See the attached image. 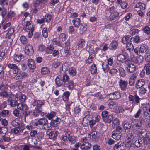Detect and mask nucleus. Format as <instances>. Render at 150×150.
<instances>
[{"mask_svg": "<svg viewBox=\"0 0 150 150\" xmlns=\"http://www.w3.org/2000/svg\"><path fill=\"white\" fill-rule=\"evenodd\" d=\"M7 106L6 102L4 101L0 104V110H2L5 108Z\"/></svg>", "mask_w": 150, "mask_h": 150, "instance_id": "62", "label": "nucleus"}, {"mask_svg": "<svg viewBox=\"0 0 150 150\" xmlns=\"http://www.w3.org/2000/svg\"><path fill=\"white\" fill-rule=\"evenodd\" d=\"M25 54L29 56L32 55L34 53L32 45L30 44L27 45L25 47Z\"/></svg>", "mask_w": 150, "mask_h": 150, "instance_id": "7", "label": "nucleus"}, {"mask_svg": "<svg viewBox=\"0 0 150 150\" xmlns=\"http://www.w3.org/2000/svg\"><path fill=\"white\" fill-rule=\"evenodd\" d=\"M122 128L120 126L116 127L115 130L112 132V137L115 140L120 139L121 137V132L122 131Z\"/></svg>", "mask_w": 150, "mask_h": 150, "instance_id": "1", "label": "nucleus"}, {"mask_svg": "<svg viewBox=\"0 0 150 150\" xmlns=\"http://www.w3.org/2000/svg\"><path fill=\"white\" fill-rule=\"evenodd\" d=\"M70 95V93L69 91L64 92L63 94V97L64 100H68L69 98V96Z\"/></svg>", "mask_w": 150, "mask_h": 150, "instance_id": "43", "label": "nucleus"}, {"mask_svg": "<svg viewBox=\"0 0 150 150\" xmlns=\"http://www.w3.org/2000/svg\"><path fill=\"white\" fill-rule=\"evenodd\" d=\"M119 85L122 91L125 90L127 88V85L128 84L127 81L120 79L119 82Z\"/></svg>", "mask_w": 150, "mask_h": 150, "instance_id": "11", "label": "nucleus"}, {"mask_svg": "<svg viewBox=\"0 0 150 150\" xmlns=\"http://www.w3.org/2000/svg\"><path fill=\"white\" fill-rule=\"evenodd\" d=\"M141 137L142 138V140H143L142 141L144 145H147L149 143H150V140L148 136L147 133H146L144 136H142Z\"/></svg>", "mask_w": 150, "mask_h": 150, "instance_id": "14", "label": "nucleus"}, {"mask_svg": "<svg viewBox=\"0 0 150 150\" xmlns=\"http://www.w3.org/2000/svg\"><path fill=\"white\" fill-rule=\"evenodd\" d=\"M52 16L50 14H46L43 18L45 22H49L51 20Z\"/></svg>", "mask_w": 150, "mask_h": 150, "instance_id": "44", "label": "nucleus"}, {"mask_svg": "<svg viewBox=\"0 0 150 150\" xmlns=\"http://www.w3.org/2000/svg\"><path fill=\"white\" fill-rule=\"evenodd\" d=\"M90 71L92 74H94L97 72V68L95 64H94L91 66Z\"/></svg>", "mask_w": 150, "mask_h": 150, "instance_id": "45", "label": "nucleus"}, {"mask_svg": "<svg viewBox=\"0 0 150 150\" xmlns=\"http://www.w3.org/2000/svg\"><path fill=\"white\" fill-rule=\"evenodd\" d=\"M18 99L21 101V102L23 103L26 99V96L24 95H21L19 96Z\"/></svg>", "mask_w": 150, "mask_h": 150, "instance_id": "63", "label": "nucleus"}, {"mask_svg": "<svg viewBox=\"0 0 150 150\" xmlns=\"http://www.w3.org/2000/svg\"><path fill=\"white\" fill-rule=\"evenodd\" d=\"M55 113L53 112H51L50 113H48L45 115V116L49 119L51 120L53 117L54 118L56 116Z\"/></svg>", "mask_w": 150, "mask_h": 150, "instance_id": "37", "label": "nucleus"}, {"mask_svg": "<svg viewBox=\"0 0 150 150\" xmlns=\"http://www.w3.org/2000/svg\"><path fill=\"white\" fill-rule=\"evenodd\" d=\"M64 85L69 90H72L74 86V83L72 80H69L68 82L66 83Z\"/></svg>", "mask_w": 150, "mask_h": 150, "instance_id": "15", "label": "nucleus"}, {"mask_svg": "<svg viewBox=\"0 0 150 150\" xmlns=\"http://www.w3.org/2000/svg\"><path fill=\"white\" fill-rule=\"evenodd\" d=\"M119 124V121L118 119L115 118L112 121V127L114 129L115 126H118V125Z\"/></svg>", "mask_w": 150, "mask_h": 150, "instance_id": "47", "label": "nucleus"}, {"mask_svg": "<svg viewBox=\"0 0 150 150\" xmlns=\"http://www.w3.org/2000/svg\"><path fill=\"white\" fill-rule=\"evenodd\" d=\"M23 130V129H21L19 127H17L13 129L12 132H13L15 134H16L22 132Z\"/></svg>", "mask_w": 150, "mask_h": 150, "instance_id": "46", "label": "nucleus"}, {"mask_svg": "<svg viewBox=\"0 0 150 150\" xmlns=\"http://www.w3.org/2000/svg\"><path fill=\"white\" fill-rule=\"evenodd\" d=\"M23 57V55L21 54H15L14 55L13 59L17 62H19Z\"/></svg>", "mask_w": 150, "mask_h": 150, "instance_id": "23", "label": "nucleus"}, {"mask_svg": "<svg viewBox=\"0 0 150 150\" xmlns=\"http://www.w3.org/2000/svg\"><path fill=\"white\" fill-rule=\"evenodd\" d=\"M8 88V86L7 83H2L0 86V90L1 91L6 90Z\"/></svg>", "mask_w": 150, "mask_h": 150, "instance_id": "39", "label": "nucleus"}, {"mask_svg": "<svg viewBox=\"0 0 150 150\" xmlns=\"http://www.w3.org/2000/svg\"><path fill=\"white\" fill-rule=\"evenodd\" d=\"M57 131H53L50 132L48 134L47 133V134L49 135L50 139H52L56 138L57 136Z\"/></svg>", "mask_w": 150, "mask_h": 150, "instance_id": "31", "label": "nucleus"}, {"mask_svg": "<svg viewBox=\"0 0 150 150\" xmlns=\"http://www.w3.org/2000/svg\"><path fill=\"white\" fill-rule=\"evenodd\" d=\"M86 28L81 25L80 27L79 33L80 34H83L86 31Z\"/></svg>", "mask_w": 150, "mask_h": 150, "instance_id": "55", "label": "nucleus"}, {"mask_svg": "<svg viewBox=\"0 0 150 150\" xmlns=\"http://www.w3.org/2000/svg\"><path fill=\"white\" fill-rule=\"evenodd\" d=\"M116 8L114 6H112L111 7H110L109 8L107 9L106 11H108L111 14L113 13L114 12H117L116 10Z\"/></svg>", "mask_w": 150, "mask_h": 150, "instance_id": "51", "label": "nucleus"}, {"mask_svg": "<svg viewBox=\"0 0 150 150\" xmlns=\"http://www.w3.org/2000/svg\"><path fill=\"white\" fill-rule=\"evenodd\" d=\"M17 66L15 64L9 63L7 64V67L9 68L12 69L13 70Z\"/></svg>", "mask_w": 150, "mask_h": 150, "instance_id": "60", "label": "nucleus"}, {"mask_svg": "<svg viewBox=\"0 0 150 150\" xmlns=\"http://www.w3.org/2000/svg\"><path fill=\"white\" fill-rule=\"evenodd\" d=\"M102 66L103 70L105 72H107L110 69L108 65L106 63L103 62L102 64Z\"/></svg>", "mask_w": 150, "mask_h": 150, "instance_id": "35", "label": "nucleus"}, {"mask_svg": "<svg viewBox=\"0 0 150 150\" xmlns=\"http://www.w3.org/2000/svg\"><path fill=\"white\" fill-rule=\"evenodd\" d=\"M113 119L112 115H110L103 118V122L105 123H110Z\"/></svg>", "mask_w": 150, "mask_h": 150, "instance_id": "19", "label": "nucleus"}, {"mask_svg": "<svg viewBox=\"0 0 150 150\" xmlns=\"http://www.w3.org/2000/svg\"><path fill=\"white\" fill-rule=\"evenodd\" d=\"M140 98L136 94L134 95H130L129 97V100L132 104H135L139 103Z\"/></svg>", "mask_w": 150, "mask_h": 150, "instance_id": "3", "label": "nucleus"}, {"mask_svg": "<svg viewBox=\"0 0 150 150\" xmlns=\"http://www.w3.org/2000/svg\"><path fill=\"white\" fill-rule=\"evenodd\" d=\"M69 73L70 76H74L77 73L76 69L74 67H71L69 69Z\"/></svg>", "mask_w": 150, "mask_h": 150, "instance_id": "30", "label": "nucleus"}, {"mask_svg": "<svg viewBox=\"0 0 150 150\" xmlns=\"http://www.w3.org/2000/svg\"><path fill=\"white\" fill-rule=\"evenodd\" d=\"M142 120L139 122L136 120H133L132 121L131 126L133 130H137L141 128L142 126Z\"/></svg>", "mask_w": 150, "mask_h": 150, "instance_id": "2", "label": "nucleus"}, {"mask_svg": "<svg viewBox=\"0 0 150 150\" xmlns=\"http://www.w3.org/2000/svg\"><path fill=\"white\" fill-rule=\"evenodd\" d=\"M140 52L142 54L145 53L146 54V52L148 51L149 47L145 45H141L140 47Z\"/></svg>", "mask_w": 150, "mask_h": 150, "instance_id": "22", "label": "nucleus"}, {"mask_svg": "<svg viewBox=\"0 0 150 150\" xmlns=\"http://www.w3.org/2000/svg\"><path fill=\"white\" fill-rule=\"evenodd\" d=\"M143 143L142 138L141 137H139V139L135 140L134 144L136 147L139 148L142 146Z\"/></svg>", "mask_w": 150, "mask_h": 150, "instance_id": "20", "label": "nucleus"}, {"mask_svg": "<svg viewBox=\"0 0 150 150\" xmlns=\"http://www.w3.org/2000/svg\"><path fill=\"white\" fill-rule=\"evenodd\" d=\"M126 70L127 72L132 73L136 70V66L133 64H131L128 66H126Z\"/></svg>", "mask_w": 150, "mask_h": 150, "instance_id": "17", "label": "nucleus"}, {"mask_svg": "<svg viewBox=\"0 0 150 150\" xmlns=\"http://www.w3.org/2000/svg\"><path fill=\"white\" fill-rule=\"evenodd\" d=\"M19 124L20 122L18 118L16 119L11 122V125L14 127L18 126L19 125Z\"/></svg>", "mask_w": 150, "mask_h": 150, "instance_id": "50", "label": "nucleus"}, {"mask_svg": "<svg viewBox=\"0 0 150 150\" xmlns=\"http://www.w3.org/2000/svg\"><path fill=\"white\" fill-rule=\"evenodd\" d=\"M125 143L120 142L114 145L113 147V150H125Z\"/></svg>", "mask_w": 150, "mask_h": 150, "instance_id": "8", "label": "nucleus"}, {"mask_svg": "<svg viewBox=\"0 0 150 150\" xmlns=\"http://www.w3.org/2000/svg\"><path fill=\"white\" fill-rule=\"evenodd\" d=\"M17 96L16 95H13V96L12 95L8 99L7 102L8 103H9V105L11 107H14L17 106Z\"/></svg>", "mask_w": 150, "mask_h": 150, "instance_id": "4", "label": "nucleus"}, {"mask_svg": "<svg viewBox=\"0 0 150 150\" xmlns=\"http://www.w3.org/2000/svg\"><path fill=\"white\" fill-rule=\"evenodd\" d=\"M126 44V47L128 50H132L133 49V46L131 43L128 42H127Z\"/></svg>", "mask_w": 150, "mask_h": 150, "instance_id": "58", "label": "nucleus"}, {"mask_svg": "<svg viewBox=\"0 0 150 150\" xmlns=\"http://www.w3.org/2000/svg\"><path fill=\"white\" fill-rule=\"evenodd\" d=\"M55 81L56 85L59 86H60L62 85L63 82L62 80V79L58 76H57L55 79Z\"/></svg>", "mask_w": 150, "mask_h": 150, "instance_id": "38", "label": "nucleus"}, {"mask_svg": "<svg viewBox=\"0 0 150 150\" xmlns=\"http://www.w3.org/2000/svg\"><path fill=\"white\" fill-rule=\"evenodd\" d=\"M52 41L54 44L56 45L62 47V45L60 43V41H59L58 40H57V38L54 39Z\"/></svg>", "mask_w": 150, "mask_h": 150, "instance_id": "59", "label": "nucleus"}, {"mask_svg": "<svg viewBox=\"0 0 150 150\" xmlns=\"http://www.w3.org/2000/svg\"><path fill=\"white\" fill-rule=\"evenodd\" d=\"M118 44L117 41H114L112 42L109 46V48L112 50H115L118 47Z\"/></svg>", "mask_w": 150, "mask_h": 150, "instance_id": "24", "label": "nucleus"}, {"mask_svg": "<svg viewBox=\"0 0 150 150\" xmlns=\"http://www.w3.org/2000/svg\"><path fill=\"white\" fill-rule=\"evenodd\" d=\"M91 146V145L90 143L87 142L85 144H82L81 146V148L83 150H88Z\"/></svg>", "mask_w": 150, "mask_h": 150, "instance_id": "25", "label": "nucleus"}, {"mask_svg": "<svg viewBox=\"0 0 150 150\" xmlns=\"http://www.w3.org/2000/svg\"><path fill=\"white\" fill-rule=\"evenodd\" d=\"M14 31V29L11 27H10L8 29L6 34L5 38L9 39L11 38V36L13 35Z\"/></svg>", "mask_w": 150, "mask_h": 150, "instance_id": "16", "label": "nucleus"}, {"mask_svg": "<svg viewBox=\"0 0 150 150\" xmlns=\"http://www.w3.org/2000/svg\"><path fill=\"white\" fill-rule=\"evenodd\" d=\"M26 28L28 30H34L33 23L30 21H27L26 24Z\"/></svg>", "mask_w": 150, "mask_h": 150, "instance_id": "28", "label": "nucleus"}, {"mask_svg": "<svg viewBox=\"0 0 150 150\" xmlns=\"http://www.w3.org/2000/svg\"><path fill=\"white\" fill-rule=\"evenodd\" d=\"M20 40L23 45H25L28 43V40L26 37L24 36H22L20 37Z\"/></svg>", "mask_w": 150, "mask_h": 150, "instance_id": "42", "label": "nucleus"}, {"mask_svg": "<svg viewBox=\"0 0 150 150\" xmlns=\"http://www.w3.org/2000/svg\"><path fill=\"white\" fill-rule=\"evenodd\" d=\"M41 74L43 75L47 74L49 72L48 69L46 67H44L41 69Z\"/></svg>", "mask_w": 150, "mask_h": 150, "instance_id": "53", "label": "nucleus"}, {"mask_svg": "<svg viewBox=\"0 0 150 150\" xmlns=\"http://www.w3.org/2000/svg\"><path fill=\"white\" fill-rule=\"evenodd\" d=\"M126 55L122 54H120L117 56V60L122 63H124V61L127 59Z\"/></svg>", "mask_w": 150, "mask_h": 150, "instance_id": "27", "label": "nucleus"}, {"mask_svg": "<svg viewBox=\"0 0 150 150\" xmlns=\"http://www.w3.org/2000/svg\"><path fill=\"white\" fill-rule=\"evenodd\" d=\"M128 4L125 1H123L122 2L120 6L121 8L125 9L126 8L128 5Z\"/></svg>", "mask_w": 150, "mask_h": 150, "instance_id": "61", "label": "nucleus"}, {"mask_svg": "<svg viewBox=\"0 0 150 150\" xmlns=\"http://www.w3.org/2000/svg\"><path fill=\"white\" fill-rule=\"evenodd\" d=\"M45 102L44 101L35 100L32 103L33 106H35V109H41L42 107L44 105Z\"/></svg>", "mask_w": 150, "mask_h": 150, "instance_id": "5", "label": "nucleus"}, {"mask_svg": "<svg viewBox=\"0 0 150 150\" xmlns=\"http://www.w3.org/2000/svg\"><path fill=\"white\" fill-rule=\"evenodd\" d=\"M145 84L144 80L143 79L138 80L136 84V87L139 88L142 87Z\"/></svg>", "mask_w": 150, "mask_h": 150, "instance_id": "26", "label": "nucleus"}, {"mask_svg": "<svg viewBox=\"0 0 150 150\" xmlns=\"http://www.w3.org/2000/svg\"><path fill=\"white\" fill-rule=\"evenodd\" d=\"M38 131L36 130H32L30 132V136L32 137H34L37 134Z\"/></svg>", "mask_w": 150, "mask_h": 150, "instance_id": "64", "label": "nucleus"}, {"mask_svg": "<svg viewBox=\"0 0 150 150\" xmlns=\"http://www.w3.org/2000/svg\"><path fill=\"white\" fill-rule=\"evenodd\" d=\"M42 33L43 36L45 38L47 37L48 36V32L46 28H43L42 31Z\"/></svg>", "mask_w": 150, "mask_h": 150, "instance_id": "57", "label": "nucleus"}, {"mask_svg": "<svg viewBox=\"0 0 150 150\" xmlns=\"http://www.w3.org/2000/svg\"><path fill=\"white\" fill-rule=\"evenodd\" d=\"M69 78L68 76L66 74L63 75L62 77V81L64 83V84L68 82L69 80Z\"/></svg>", "mask_w": 150, "mask_h": 150, "instance_id": "54", "label": "nucleus"}, {"mask_svg": "<svg viewBox=\"0 0 150 150\" xmlns=\"http://www.w3.org/2000/svg\"><path fill=\"white\" fill-rule=\"evenodd\" d=\"M132 38V37L130 35H127L125 37L122 38V42L124 43H125L124 41L125 40L126 42H128L130 41L131 39Z\"/></svg>", "mask_w": 150, "mask_h": 150, "instance_id": "40", "label": "nucleus"}, {"mask_svg": "<svg viewBox=\"0 0 150 150\" xmlns=\"http://www.w3.org/2000/svg\"><path fill=\"white\" fill-rule=\"evenodd\" d=\"M134 137L133 134L132 132L128 133L126 136V138L127 143H130Z\"/></svg>", "mask_w": 150, "mask_h": 150, "instance_id": "21", "label": "nucleus"}, {"mask_svg": "<svg viewBox=\"0 0 150 150\" xmlns=\"http://www.w3.org/2000/svg\"><path fill=\"white\" fill-rule=\"evenodd\" d=\"M81 22L79 18H76L72 21L75 27L78 28Z\"/></svg>", "mask_w": 150, "mask_h": 150, "instance_id": "34", "label": "nucleus"}, {"mask_svg": "<svg viewBox=\"0 0 150 150\" xmlns=\"http://www.w3.org/2000/svg\"><path fill=\"white\" fill-rule=\"evenodd\" d=\"M146 7L145 4L143 3L139 2L137 4L135 5L136 8H139L142 9H145Z\"/></svg>", "mask_w": 150, "mask_h": 150, "instance_id": "36", "label": "nucleus"}, {"mask_svg": "<svg viewBox=\"0 0 150 150\" xmlns=\"http://www.w3.org/2000/svg\"><path fill=\"white\" fill-rule=\"evenodd\" d=\"M78 47L80 48H82L85 46V41L83 39H80L79 40L78 43Z\"/></svg>", "mask_w": 150, "mask_h": 150, "instance_id": "29", "label": "nucleus"}, {"mask_svg": "<svg viewBox=\"0 0 150 150\" xmlns=\"http://www.w3.org/2000/svg\"><path fill=\"white\" fill-rule=\"evenodd\" d=\"M0 96L3 98H8L9 97L8 93L6 91L0 92Z\"/></svg>", "mask_w": 150, "mask_h": 150, "instance_id": "49", "label": "nucleus"}, {"mask_svg": "<svg viewBox=\"0 0 150 150\" xmlns=\"http://www.w3.org/2000/svg\"><path fill=\"white\" fill-rule=\"evenodd\" d=\"M143 32L147 35L150 34V25L146 26L143 29Z\"/></svg>", "mask_w": 150, "mask_h": 150, "instance_id": "48", "label": "nucleus"}, {"mask_svg": "<svg viewBox=\"0 0 150 150\" xmlns=\"http://www.w3.org/2000/svg\"><path fill=\"white\" fill-rule=\"evenodd\" d=\"M123 128L126 132H129L131 131L132 126L130 123L126 122L124 124Z\"/></svg>", "mask_w": 150, "mask_h": 150, "instance_id": "18", "label": "nucleus"}, {"mask_svg": "<svg viewBox=\"0 0 150 150\" xmlns=\"http://www.w3.org/2000/svg\"><path fill=\"white\" fill-rule=\"evenodd\" d=\"M61 121L60 119L58 118L57 116H56L51 121L50 125L53 127H56V129H58V127L57 126V125L60 123Z\"/></svg>", "mask_w": 150, "mask_h": 150, "instance_id": "6", "label": "nucleus"}, {"mask_svg": "<svg viewBox=\"0 0 150 150\" xmlns=\"http://www.w3.org/2000/svg\"><path fill=\"white\" fill-rule=\"evenodd\" d=\"M108 105L110 108L114 109L117 107L118 103L115 102L111 101L109 102Z\"/></svg>", "mask_w": 150, "mask_h": 150, "instance_id": "33", "label": "nucleus"}, {"mask_svg": "<svg viewBox=\"0 0 150 150\" xmlns=\"http://www.w3.org/2000/svg\"><path fill=\"white\" fill-rule=\"evenodd\" d=\"M119 14L117 12L112 13L109 16V18L111 21H116L118 18Z\"/></svg>", "mask_w": 150, "mask_h": 150, "instance_id": "13", "label": "nucleus"}, {"mask_svg": "<svg viewBox=\"0 0 150 150\" xmlns=\"http://www.w3.org/2000/svg\"><path fill=\"white\" fill-rule=\"evenodd\" d=\"M27 76L26 73L21 71L16 74L14 76V78L16 80H19L25 78Z\"/></svg>", "mask_w": 150, "mask_h": 150, "instance_id": "9", "label": "nucleus"}, {"mask_svg": "<svg viewBox=\"0 0 150 150\" xmlns=\"http://www.w3.org/2000/svg\"><path fill=\"white\" fill-rule=\"evenodd\" d=\"M120 76L122 77H124L126 76L125 71L122 67H120L118 69Z\"/></svg>", "mask_w": 150, "mask_h": 150, "instance_id": "32", "label": "nucleus"}, {"mask_svg": "<svg viewBox=\"0 0 150 150\" xmlns=\"http://www.w3.org/2000/svg\"><path fill=\"white\" fill-rule=\"evenodd\" d=\"M38 122L39 125H43L42 128L43 129L45 130H46L47 129V128L44 127V126H47V125H48V122L47 119L45 118L40 119L38 120Z\"/></svg>", "mask_w": 150, "mask_h": 150, "instance_id": "10", "label": "nucleus"}, {"mask_svg": "<svg viewBox=\"0 0 150 150\" xmlns=\"http://www.w3.org/2000/svg\"><path fill=\"white\" fill-rule=\"evenodd\" d=\"M69 140L72 144H74L76 141V137L74 135L69 136L68 138Z\"/></svg>", "mask_w": 150, "mask_h": 150, "instance_id": "41", "label": "nucleus"}, {"mask_svg": "<svg viewBox=\"0 0 150 150\" xmlns=\"http://www.w3.org/2000/svg\"><path fill=\"white\" fill-rule=\"evenodd\" d=\"M27 64L29 68L32 69H35L36 67L34 61L30 59H28Z\"/></svg>", "mask_w": 150, "mask_h": 150, "instance_id": "12", "label": "nucleus"}, {"mask_svg": "<svg viewBox=\"0 0 150 150\" xmlns=\"http://www.w3.org/2000/svg\"><path fill=\"white\" fill-rule=\"evenodd\" d=\"M37 134L36 137L38 139H41L43 138L44 137V133L42 132H37Z\"/></svg>", "mask_w": 150, "mask_h": 150, "instance_id": "56", "label": "nucleus"}, {"mask_svg": "<svg viewBox=\"0 0 150 150\" xmlns=\"http://www.w3.org/2000/svg\"><path fill=\"white\" fill-rule=\"evenodd\" d=\"M42 112L41 109H35L33 113L34 115L36 117L38 116Z\"/></svg>", "mask_w": 150, "mask_h": 150, "instance_id": "52", "label": "nucleus"}]
</instances>
